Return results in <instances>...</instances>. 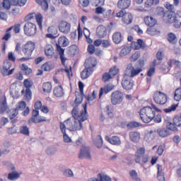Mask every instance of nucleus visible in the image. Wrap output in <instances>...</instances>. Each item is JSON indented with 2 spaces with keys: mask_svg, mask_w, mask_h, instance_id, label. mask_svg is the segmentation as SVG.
<instances>
[{
  "mask_svg": "<svg viewBox=\"0 0 181 181\" xmlns=\"http://www.w3.org/2000/svg\"><path fill=\"white\" fill-rule=\"evenodd\" d=\"M151 106L153 107L146 106L140 110L139 115L141 121H143L144 124H149L152 120L156 124L162 122V115L159 113H156L160 112V110L156 107L153 104H152Z\"/></svg>",
  "mask_w": 181,
  "mask_h": 181,
  "instance_id": "nucleus-1",
  "label": "nucleus"
},
{
  "mask_svg": "<svg viewBox=\"0 0 181 181\" xmlns=\"http://www.w3.org/2000/svg\"><path fill=\"white\" fill-rule=\"evenodd\" d=\"M84 110L81 112V119H76L69 117L64 123L66 124V129L71 132L81 131L83 129V122L87 121V102L82 105Z\"/></svg>",
  "mask_w": 181,
  "mask_h": 181,
  "instance_id": "nucleus-2",
  "label": "nucleus"
},
{
  "mask_svg": "<svg viewBox=\"0 0 181 181\" xmlns=\"http://www.w3.org/2000/svg\"><path fill=\"white\" fill-rule=\"evenodd\" d=\"M146 150L145 147L139 148L135 153L134 160L136 163H139L140 165H145L149 161V156L146 154Z\"/></svg>",
  "mask_w": 181,
  "mask_h": 181,
  "instance_id": "nucleus-3",
  "label": "nucleus"
},
{
  "mask_svg": "<svg viewBox=\"0 0 181 181\" xmlns=\"http://www.w3.org/2000/svg\"><path fill=\"white\" fill-rule=\"evenodd\" d=\"M165 23H173L174 28L177 29L181 26V17L176 16L175 12H167L164 17Z\"/></svg>",
  "mask_w": 181,
  "mask_h": 181,
  "instance_id": "nucleus-4",
  "label": "nucleus"
},
{
  "mask_svg": "<svg viewBox=\"0 0 181 181\" xmlns=\"http://www.w3.org/2000/svg\"><path fill=\"white\" fill-rule=\"evenodd\" d=\"M36 47V45L34 42L28 41L24 45L22 46V52L24 56H27L28 57H30L33 53V50H35Z\"/></svg>",
  "mask_w": 181,
  "mask_h": 181,
  "instance_id": "nucleus-5",
  "label": "nucleus"
},
{
  "mask_svg": "<svg viewBox=\"0 0 181 181\" xmlns=\"http://www.w3.org/2000/svg\"><path fill=\"white\" fill-rule=\"evenodd\" d=\"M153 99L156 104L163 105L168 102V95L160 91H157L153 95Z\"/></svg>",
  "mask_w": 181,
  "mask_h": 181,
  "instance_id": "nucleus-6",
  "label": "nucleus"
},
{
  "mask_svg": "<svg viewBox=\"0 0 181 181\" xmlns=\"http://www.w3.org/2000/svg\"><path fill=\"white\" fill-rule=\"evenodd\" d=\"M123 100L124 93L119 90H115L111 95V103L113 105L121 104Z\"/></svg>",
  "mask_w": 181,
  "mask_h": 181,
  "instance_id": "nucleus-7",
  "label": "nucleus"
},
{
  "mask_svg": "<svg viewBox=\"0 0 181 181\" xmlns=\"http://www.w3.org/2000/svg\"><path fill=\"white\" fill-rule=\"evenodd\" d=\"M36 30V25L33 23H26L24 25V33L27 36H35Z\"/></svg>",
  "mask_w": 181,
  "mask_h": 181,
  "instance_id": "nucleus-8",
  "label": "nucleus"
},
{
  "mask_svg": "<svg viewBox=\"0 0 181 181\" xmlns=\"http://www.w3.org/2000/svg\"><path fill=\"white\" fill-rule=\"evenodd\" d=\"M122 86L124 90L129 91V90L134 88V81L131 77H124L122 81Z\"/></svg>",
  "mask_w": 181,
  "mask_h": 181,
  "instance_id": "nucleus-9",
  "label": "nucleus"
},
{
  "mask_svg": "<svg viewBox=\"0 0 181 181\" xmlns=\"http://www.w3.org/2000/svg\"><path fill=\"white\" fill-rule=\"evenodd\" d=\"M59 30L62 33L67 35V33H70V30H71V24L66 21H60L59 23Z\"/></svg>",
  "mask_w": 181,
  "mask_h": 181,
  "instance_id": "nucleus-10",
  "label": "nucleus"
},
{
  "mask_svg": "<svg viewBox=\"0 0 181 181\" xmlns=\"http://www.w3.org/2000/svg\"><path fill=\"white\" fill-rule=\"evenodd\" d=\"M78 158L80 159H89L91 160V153H90V148L82 146L80 149L78 154Z\"/></svg>",
  "mask_w": 181,
  "mask_h": 181,
  "instance_id": "nucleus-11",
  "label": "nucleus"
},
{
  "mask_svg": "<svg viewBox=\"0 0 181 181\" xmlns=\"http://www.w3.org/2000/svg\"><path fill=\"white\" fill-rule=\"evenodd\" d=\"M85 69H88V70H90V71H94V67L97 66V60L94 59H86L85 61Z\"/></svg>",
  "mask_w": 181,
  "mask_h": 181,
  "instance_id": "nucleus-12",
  "label": "nucleus"
},
{
  "mask_svg": "<svg viewBox=\"0 0 181 181\" xmlns=\"http://www.w3.org/2000/svg\"><path fill=\"white\" fill-rule=\"evenodd\" d=\"M105 139L112 145H115L116 146H119V145H121V139L117 136H113L112 138L106 136Z\"/></svg>",
  "mask_w": 181,
  "mask_h": 181,
  "instance_id": "nucleus-13",
  "label": "nucleus"
},
{
  "mask_svg": "<svg viewBox=\"0 0 181 181\" xmlns=\"http://www.w3.org/2000/svg\"><path fill=\"white\" fill-rule=\"evenodd\" d=\"M145 42H144V40L142 39H138L137 42H133L132 43V49H134V50H139V49H145L146 47Z\"/></svg>",
  "mask_w": 181,
  "mask_h": 181,
  "instance_id": "nucleus-14",
  "label": "nucleus"
},
{
  "mask_svg": "<svg viewBox=\"0 0 181 181\" xmlns=\"http://www.w3.org/2000/svg\"><path fill=\"white\" fill-rule=\"evenodd\" d=\"M47 31L49 33L46 35L47 37H49V39H56V35H57L58 32L57 28L55 26H51L48 28Z\"/></svg>",
  "mask_w": 181,
  "mask_h": 181,
  "instance_id": "nucleus-15",
  "label": "nucleus"
},
{
  "mask_svg": "<svg viewBox=\"0 0 181 181\" xmlns=\"http://www.w3.org/2000/svg\"><path fill=\"white\" fill-rule=\"evenodd\" d=\"M96 35L100 38L105 37L107 36V28L103 25H99L96 29Z\"/></svg>",
  "mask_w": 181,
  "mask_h": 181,
  "instance_id": "nucleus-16",
  "label": "nucleus"
},
{
  "mask_svg": "<svg viewBox=\"0 0 181 181\" xmlns=\"http://www.w3.org/2000/svg\"><path fill=\"white\" fill-rule=\"evenodd\" d=\"M126 125L127 129H132L134 128H138L139 127H142V124L138 122H130L127 124L125 122L122 123V127H124Z\"/></svg>",
  "mask_w": 181,
  "mask_h": 181,
  "instance_id": "nucleus-17",
  "label": "nucleus"
},
{
  "mask_svg": "<svg viewBox=\"0 0 181 181\" xmlns=\"http://www.w3.org/2000/svg\"><path fill=\"white\" fill-rule=\"evenodd\" d=\"M129 138L132 142L137 144V142H139V139H141V134L138 132H129Z\"/></svg>",
  "mask_w": 181,
  "mask_h": 181,
  "instance_id": "nucleus-18",
  "label": "nucleus"
},
{
  "mask_svg": "<svg viewBox=\"0 0 181 181\" xmlns=\"http://www.w3.org/2000/svg\"><path fill=\"white\" fill-rule=\"evenodd\" d=\"M117 6L120 9H127L131 6V0H119L117 3Z\"/></svg>",
  "mask_w": 181,
  "mask_h": 181,
  "instance_id": "nucleus-19",
  "label": "nucleus"
},
{
  "mask_svg": "<svg viewBox=\"0 0 181 181\" xmlns=\"http://www.w3.org/2000/svg\"><path fill=\"white\" fill-rule=\"evenodd\" d=\"M22 173H18L17 171H13L8 174L7 179L11 181L18 180L21 177Z\"/></svg>",
  "mask_w": 181,
  "mask_h": 181,
  "instance_id": "nucleus-20",
  "label": "nucleus"
},
{
  "mask_svg": "<svg viewBox=\"0 0 181 181\" xmlns=\"http://www.w3.org/2000/svg\"><path fill=\"white\" fill-rule=\"evenodd\" d=\"M144 22L147 26L150 28H153L155 25H156V19L153 18V17L146 16L144 18Z\"/></svg>",
  "mask_w": 181,
  "mask_h": 181,
  "instance_id": "nucleus-21",
  "label": "nucleus"
},
{
  "mask_svg": "<svg viewBox=\"0 0 181 181\" xmlns=\"http://www.w3.org/2000/svg\"><path fill=\"white\" fill-rule=\"evenodd\" d=\"M132 21H134V17L132 14L130 13H124V16L122 18V22L125 23V25H129L132 23Z\"/></svg>",
  "mask_w": 181,
  "mask_h": 181,
  "instance_id": "nucleus-22",
  "label": "nucleus"
},
{
  "mask_svg": "<svg viewBox=\"0 0 181 181\" xmlns=\"http://www.w3.org/2000/svg\"><path fill=\"white\" fill-rule=\"evenodd\" d=\"M158 134L161 138H166L170 135V132L167 128L159 129L156 130V134Z\"/></svg>",
  "mask_w": 181,
  "mask_h": 181,
  "instance_id": "nucleus-23",
  "label": "nucleus"
},
{
  "mask_svg": "<svg viewBox=\"0 0 181 181\" xmlns=\"http://www.w3.org/2000/svg\"><path fill=\"white\" fill-rule=\"evenodd\" d=\"M167 40L171 45H176V43H177V37H176L175 33H169L167 35Z\"/></svg>",
  "mask_w": 181,
  "mask_h": 181,
  "instance_id": "nucleus-24",
  "label": "nucleus"
},
{
  "mask_svg": "<svg viewBox=\"0 0 181 181\" xmlns=\"http://www.w3.org/2000/svg\"><path fill=\"white\" fill-rule=\"evenodd\" d=\"M104 180H110V178H108V175L104 174V173H99L98 175V178H90L88 180V181H104Z\"/></svg>",
  "mask_w": 181,
  "mask_h": 181,
  "instance_id": "nucleus-25",
  "label": "nucleus"
},
{
  "mask_svg": "<svg viewBox=\"0 0 181 181\" xmlns=\"http://www.w3.org/2000/svg\"><path fill=\"white\" fill-rule=\"evenodd\" d=\"M53 69H54V64L52 62H45L42 66V69L44 70V71H52Z\"/></svg>",
  "mask_w": 181,
  "mask_h": 181,
  "instance_id": "nucleus-26",
  "label": "nucleus"
},
{
  "mask_svg": "<svg viewBox=\"0 0 181 181\" xmlns=\"http://www.w3.org/2000/svg\"><path fill=\"white\" fill-rule=\"evenodd\" d=\"M45 56L49 58H52L53 54H54V49L53 48V46L50 45H47L45 49Z\"/></svg>",
  "mask_w": 181,
  "mask_h": 181,
  "instance_id": "nucleus-27",
  "label": "nucleus"
},
{
  "mask_svg": "<svg viewBox=\"0 0 181 181\" xmlns=\"http://www.w3.org/2000/svg\"><path fill=\"white\" fill-rule=\"evenodd\" d=\"M110 91H112V87L110 85H106L103 88H101L99 92V97L101 98L103 94H108Z\"/></svg>",
  "mask_w": 181,
  "mask_h": 181,
  "instance_id": "nucleus-28",
  "label": "nucleus"
},
{
  "mask_svg": "<svg viewBox=\"0 0 181 181\" xmlns=\"http://www.w3.org/2000/svg\"><path fill=\"white\" fill-rule=\"evenodd\" d=\"M54 95L57 98L63 97L64 95V90H63V87H62V86L55 87L54 89Z\"/></svg>",
  "mask_w": 181,
  "mask_h": 181,
  "instance_id": "nucleus-29",
  "label": "nucleus"
},
{
  "mask_svg": "<svg viewBox=\"0 0 181 181\" xmlns=\"http://www.w3.org/2000/svg\"><path fill=\"white\" fill-rule=\"evenodd\" d=\"M93 74V71L88 69V68H85L81 73V77L82 80H86Z\"/></svg>",
  "mask_w": 181,
  "mask_h": 181,
  "instance_id": "nucleus-30",
  "label": "nucleus"
},
{
  "mask_svg": "<svg viewBox=\"0 0 181 181\" xmlns=\"http://www.w3.org/2000/svg\"><path fill=\"white\" fill-rule=\"evenodd\" d=\"M72 117L71 118H74V119H81V116H80L78 113V105H76V106L74 107L72 111Z\"/></svg>",
  "mask_w": 181,
  "mask_h": 181,
  "instance_id": "nucleus-31",
  "label": "nucleus"
},
{
  "mask_svg": "<svg viewBox=\"0 0 181 181\" xmlns=\"http://www.w3.org/2000/svg\"><path fill=\"white\" fill-rule=\"evenodd\" d=\"M112 40L116 45L121 43V42H122V35H121V33H115L113 34Z\"/></svg>",
  "mask_w": 181,
  "mask_h": 181,
  "instance_id": "nucleus-32",
  "label": "nucleus"
},
{
  "mask_svg": "<svg viewBox=\"0 0 181 181\" xmlns=\"http://www.w3.org/2000/svg\"><path fill=\"white\" fill-rule=\"evenodd\" d=\"M8 108V104L6 103V98L4 97V100L0 102V114H4Z\"/></svg>",
  "mask_w": 181,
  "mask_h": 181,
  "instance_id": "nucleus-33",
  "label": "nucleus"
},
{
  "mask_svg": "<svg viewBox=\"0 0 181 181\" xmlns=\"http://www.w3.org/2000/svg\"><path fill=\"white\" fill-rule=\"evenodd\" d=\"M37 117H39V110H33L32 117L28 119V124H31V122H36V118H37Z\"/></svg>",
  "mask_w": 181,
  "mask_h": 181,
  "instance_id": "nucleus-34",
  "label": "nucleus"
},
{
  "mask_svg": "<svg viewBox=\"0 0 181 181\" xmlns=\"http://www.w3.org/2000/svg\"><path fill=\"white\" fill-rule=\"evenodd\" d=\"M13 71H15V69H8L7 68H3L1 69V73L4 77H6V76H11L13 74Z\"/></svg>",
  "mask_w": 181,
  "mask_h": 181,
  "instance_id": "nucleus-35",
  "label": "nucleus"
},
{
  "mask_svg": "<svg viewBox=\"0 0 181 181\" xmlns=\"http://www.w3.org/2000/svg\"><path fill=\"white\" fill-rule=\"evenodd\" d=\"M155 135H156V129L151 130L146 136V138H147L146 141L148 142L153 141Z\"/></svg>",
  "mask_w": 181,
  "mask_h": 181,
  "instance_id": "nucleus-36",
  "label": "nucleus"
},
{
  "mask_svg": "<svg viewBox=\"0 0 181 181\" xmlns=\"http://www.w3.org/2000/svg\"><path fill=\"white\" fill-rule=\"evenodd\" d=\"M132 48V47L129 46L124 47L123 49H122L119 53V56L121 57H124V56H127V54H129V53H131Z\"/></svg>",
  "mask_w": 181,
  "mask_h": 181,
  "instance_id": "nucleus-37",
  "label": "nucleus"
},
{
  "mask_svg": "<svg viewBox=\"0 0 181 181\" xmlns=\"http://www.w3.org/2000/svg\"><path fill=\"white\" fill-rule=\"evenodd\" d=\"M93 142L97 148H98L99 149L100 148H103V137L101 136V135H98Z\"/></svg>",
  "mask_w": 181,
  "mask_h": 181,
  "instance_id": "nucleus-38",
  "label": "nucleus"
},
{
  "mask_svg": "<svg viewBox=\"0 0 181 181\" xmlns=\"http://www.w3.org/2000/svg\"><path fill=\"white\" fill-rule=\"evenodd\" d=\"M42 90L44 93H50L52 91V83L46 82L42 85Z\"/></svg>",
  "mask_w": 181,
  "mask_h": 181,
  "instance_id": "nucleus-39",
  "label": "nucleus"
},
{
  "mask_svg": "<svg viewBox=\"0 0 181 181\" xmlns=\"http://www.w3.org/2000/svg\"><path fill=\"white\" fill-rule=\"evenodd\" d=\"M159 2V0H146L144 6L145 8H151L152 5H158Z\"/></svg>",
  "mask_w": 181,
  "mask_h": 181,
  "instance_id": "nucleus-40",
  "label": "nucleus"
},
{
  "mask_svg": "<svg viewBox=\"0 0 181 181\" xmlns=\"http://www.w3.org/2000/svg\"><path fill=\"white\" fill-rule=\"evenodd\" d=\"M129 176L132 177V180L141 181V178L138 177V173H136L135 170L129 171Z\"/></svg>",
  "mask_w": 181,
  "mask_h": 181,
  "instance_id": "nucleus-41",
  "label": "nucleus"
},
{
  "mask_svg": "<svg viewBox=\"0 0 181 181\" xmlns=\"http://www.w3.org/2000/svg\"><path fill=\"white\" fill-rule=\"evenodd\" d=\"M45 152H46L47 155H48L49 156H52L54 155V153H56V152H57V148H56V147H54V146H50V147H48L45 150Z\"/></svg>",
  "mask_w": 181,
  "mask_h": 181,
  "instance_id": "nucleus-42",
  "label": "nucleus"
},
{
  "mask_svg": "<svg viewBox=\"0 0 181 181\" xmlns=\"http://www.w3.org/2000/svg\"><path fill=\"white\" fill-rule=\"evenodd\" d=\"M168 12H173V11H165V9L162 7L157 8V13L159 16H163V21L165 22V16Z\"/></svg>",
  "mask_w": 181,
  "mask_h": 181,
  "instance_id": "nucleus-43",
  "label": "nucleus"
},
{
  "mask_svg": "<svg viewBox=\"0 0 181 181\" xmlns=\"http://www.w3.org/2000/svg\"><path fill=\"white\" fill-rule=\"evenodd\" d=\"M20 133L22 134L23 135H26L27 136H29V127H28V126L20 127Z\"/></svg>",
  "mask_w": 181,
  "mask_h": 181,
  "instance_id": "nucleus-44",
  "label": "nucleus"
},
{
  "mask_svg": "<svg viewBox=\"0 0 181 181\" xmlns=\"http://www.w3.org/2000/svg\"><path fill=\"white\" fill-rule=\"evenodd\" d=\"M174 100L175 101H180L181 100V88H177L174 94Z\"/></svg>",
  "mask_w": 181,
  "mask_h": 181,
  "instance_id": "nucleus-45",
  "label": "nucleus"
},
{
  "mask_svg": "<svg viewBox=\"0 0 181 181\" xmlns=\"http://www.w3.org/2000/svg\"><path fill=\"white\" fill-rule=\"evenodd\" d=\"M47 121V122H50V120L47 119H46L45 117L43 116H38L36 119H35V122H33L34 124H40V122H45Z\"/></svg>",
  "mask_w": 181,
  "mask_h": 181,
  "instance_id": "nucleus-46",
  "label": "nucleus"
},
{
  "mask_svg": "<svg viewBox=\"0 0 181 181\" xmlns=\"http://www.w3.org/2000/svg\"><path fill=\"white\" fill-rule=\"evenodd\" d=\"M158 33L159 31L153 28H149L146 30V33L151 36H155V35H158Z\"/></svg>",
  "mask_w": 181,
  "mask_h": 181,
  "instance_id": "nucleus-47",
  "label": "nucleus"
},
{
  "mask_svg": "<svg viewBox=\"0 0 181 181\" xmlns=\"http://www.w3.org/2000/svg\"><path fill=\"white\" fill-rule=\"evenodd\" d=\"M69 52L71 54H73V56H76V54H77V53L78 52L77 45H71L69 47Z\"/></svg>",
  "mask_w": 181,
  "mask_h": 181,
  "instance_id": "nucleus-48",
  "label": "nucleus"
},
{
  "mask_svg": "<svg viewBox=\"0 0 181 181\" xmlns=\"http://www.w3.org/2000/svg\"><path fill=\"white\" fill-rule=\"evenodd\" d=\"M166 129H168V131H177V127H176V125H175V123L172 122H168L166 124Z\"/></svg>",
  "mask_w": 181,
  "mask_h": 181,
  "instance_id": "nucleus-49",
  "label": "nucleus"
},
{
  "mask_svg": "<svg viewBox=\"0 0 181 181\" xmlns=\"http://www.w3.org/2000/svg\"><path fill=\"white\" fill-rule=\"evenodd\" d=\"M111 78H112V76L110 75V74L105 72L103 75L102 80H103V81H104V83H107V81H110V80H111Z\"/></svg>",
  "mask_w": 181,
  "mask_h": 181,
  "instance_id": "nucleus-50",
  "label": "nucleus"
},
{
  "mask_svg": "<svg viewBox=\"0 0 181 181\" xmlns=\"http://www.w3.org/2000/svg\"><path fill=\"white\" fill-rule=\"evenodd\" d=\"M177 105H172L170 107L164 109L163 111L166 114H169V112H172V111H176V108H177Z\"/></svg>",
  "mask_w": 181,
  "mask_h": 181,
  "instance_id": "nucleus-51",
  "label": "nucleus"
},
{
  "mask_svg": "<svg viewBox=\"0 0 181 181\" xmlns=\"http://www.w3.org/2000/svg\"><path fill=\"white\" fill-rule=\"evenodd\" d=\"M25 100L27 101H30V100H32V90H30V88H26L25 89Z\"/></svg>",
  "mask_w": 181,
  "mask_h": 181,
  "instance_id": "nucleus-52",
  "label": "nucleus"
},
{
  "mask_svg": "<svg viewBox=\"0 0 181 181\" xmlns=\"http://www.w3.org/2000/svg\"><path fill=\"white\" fill-rule=\"evenodd\" d=\"M173 124L175 127H181V116L175 117L173 119Z\"/></svg>",
  "mask_w": 181,
  "mask_h": 181,
  "instance_id": "nucleus-53",
  "label": "nucleus"
},
{
  "mask_svg": "<svg viewBox=\"0 0 181 181\" xmlns=\"http://www.w3.org/2000/svg\"><path fill=\"white\" fill-rule=\"evenodd\" d=\"M113 110H112V107L107 105L106 107V112L107 114V115L110 117V118H112V117H114V113H113Z\"/></svg>",
  "mask_w": 181,
  "mask_h": 181,
  "instance_id": "nucleus-54",
  "label": "nucleus"
},
{
  "mask_svg": "<svg viewBox=\"0 0 181 181\" xmlns=\"http://www.w3.org/2000/svg\"><path fill=\"white\" fill-rule=\"evenodd\" d=\"M26 108V103L25 101H21L17 105L16 109H18V111L21 110V111Z\"/></svg>",
  "mask_w": 181,
  "mask_h": 181,
  "instance_id": "nucleus-55",
  "label": "nucleus"
},
{
  "mask_svg": "<svg viewBox=\"0 0 181 181\" xmlns=\"http://www.w3.org/2000/svg\"><path fill=\"white\" fill-rule=\"evenodd\" d=\"M19 114V111L18 109L13 108L12 109L11 113L10 114V119H15L16 117Z\"/></svg>",
  "mask_w": 181,
  "mask_h": 181,
  "instance_id": "nucleus-56",
  "label": "nucleus"
},
{
  "mask_svg": "<svg viewBox=\"0 0 181 181\" xmlns=\"http://www.w3.org/2000/svg\"><path fill=\"white\" fill-rule=\"evenodd\" d=\"M3 67L9 70V69L12 67V62H11V61H9L8 59H5L4 61Z\"/></svg>",
  "mask_w": 181,
  "mask_h": 181,
  "instance_id": "nucleus-57",
  "label": "nucleus"
},
{
  "mask_svg": "<svg viewBox=\"0 0 181 181\" xmlns=\"http://www.w3.org/2000/svg\"><path fill=\"white\" fill-rule=\"evenodd\" d=\"M48 1L49 0H42V2L40 4L43 11H47V9H49Z\"/></svg>",
  "mask_w": 181,
  "mask_h": 181,
  "instance_id": "nucleus-58",
  "label": "nucleus"
},
{
  "mask_svg": "<svg viewBox=\"0 0 181 181\" xmlns=\"http://www.w3.org/2000/svg\"><path fill=\"white\" fill-rule=\"evenodd\" d=\"M141 71H142V69L139 68L137 69H135L134 68L131 72V77H135V76H138V74H139V73H141Z\"/></svg>",
  "mask_w": 181,
  "mask_h": 181,
  "instance_id": "nucleus-59",
  "label": "nucleus"
},
{
  "mask_svg": "<svg viewBox=\"0 0 181 181\" xmlns=\"http://www.w3.org/2000/svg\"><path fill=\"white\" fill-rule=\"evenodd\" d=\"M118 69H117V67H114L110 69L109 73L112 77H114L118 74Z\"/></svg>",
  "mask_w": 181,
  "mask_h": 181,
  "instance_id": "nucleus-60",
  "label": "nucleus"
},
{
  "mask_svg": "<svg viewBox=\"0 0 181 181\" xmlns=\"http://www.w3.org/2000/svg\"><path fill=\"white\" fill-rule=\"evenodd\" d=\"M3 7L7 10L11 9V1L9 0H4L3 1Z\"/></svg>",
  "mask_w": 181,
  "mask_h": 181,
  "instance_id": "nucleus-61",
  "label": "nucleus"
},
{
  "mask_svg": "<svg viewBox=\"0 0 181 181\" xmlns=\"http://www.w3.org/2000/svg\"><path fill=\"white\" fill-rule=\"evenodd\" d=\"M9 120H8V118L6 117H1L0 119V128H2V127H4V125H6Z\"/></svg>",
  "mask_w": 181,
  "mask_h": 181,
  "instance_id": "nucleus-62",
  "label": "nucleus"
},
{
  "mask_svg": "<svg viewBox=\"0 0 181 181\" xmlns=\"http://www.w3.org/2000/svg\"><path fill=\"white\" fill-rule=\"evenodd\" d=\"M88 52L89 54H93L95 52V47L93 45H89L88 46Z\"/></svg>",
  "mask_w": 181,
  "mask_h": 181,
  "instance_id": "nucleus-63",
  "label": "nucleus"
},
{
  "mask_svg": "<svg viewBox=\"0 0 181 181\" xmlns=\"http://www.w3.org/2000/svg\"><path fill=\"white\" fill-rule=\"evenodd\" d=\"M139 57H141V54H139V52H135L134 54H132L130 60L131 62H136Z\"/></svg>",
  "mask_w": 181,
  "mask_h": 181,
  "instance_id": "nucleus-64",
  "label": "nucleus"
}]
</instances>
